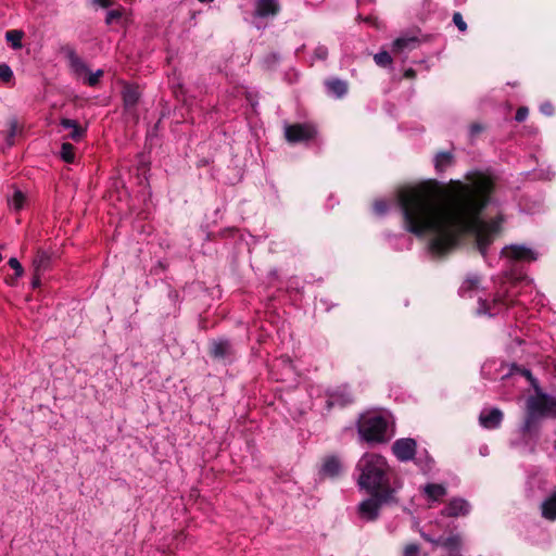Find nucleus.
<instances>
[{
	"label": "nucleus",
	"instance_id": "1",
	"mask_svg": "<svg viewBox=\"0 0 556 556\" xmlns=\"http://www.w3.org/2000/svg\"><path fill=\"white\" fill-rule=\"evenodd\" d=\"M493 190V179L477 174L467 184L451 180L444 189L428 185L402 188L396 194V205L408 232L430 237L428 251L432 256H443L458 244L460 232H470L489 263L490 245L503 222L501 216L485 220L482 215L491 203Z\"/></svg>",
	"mask_w": 556,
	"mask_h": 556
},
{
	"label": "nucleus",
	"instance_id": "2",
	"mask_svg": "<svg viewBox=\"0 0 556 556\" xmlns=\"http://www.w3.org/2000/svg\"><path fill=\"white\" fill-rule=\"evenodd\" d=\"M532 281L527 277L504 282L491 300L478 296V315L494 317L507 312L515 305H526L528 291H532Z\"/></svg>",
	"mask_w": 556,
	"mask_h": 556
},
{
	"label": "nucleus",
	"instance_id": "3",
	"mask_svg": "<svg viewBox=\"0 0 556 556\" xmlns=\"http://www.w3.org/2000/svg\"><path fill=\"white\" fill-rule=\"evenodd\" d=\"M357 484L368 493H380L391 489L387 459L376 453H365L356 464Z\"/></svg>",
	"mask_w": 556,
	"mask_h": 556
},
{
	"label": "nucleus",
	"instance_id": "4",
	"mask_svg": "<svg viewBox=\"0 0 556 556\" xmlns=\"http://www.w3.org/2000/svg\"><path fill=\"white\" fill-rule=\"evenodd\" d=\"M390 417L380 412H367L359 417L357 431L359 438L369 443L378 444L388 442L393 432Z\"/></svg>",
	"mask_w": 556,
	"mask_h": 556
},
{
	"label": "nucleus",
	"instance_id": "5",
	"mask_svg": "<svg viewBox=\"0 0 556 556\" xmlns=\"http://www.w3.org/2000/svg\"><path fill=\"white\" fill-rule=\"evenodd\" d=\"M541 424L526 415L523 422L510 439V447L523 455L534 454L540 440Z\"/></svg>",
	"mask_w": 556,
	"mask_h": 556
},
{
	"label": "nucleus",
	"instance_id": "6",
	"mask_svg": "<svg viewBox=\"0 0 556 556\" xmlns=\"http://www.w3.org/2000/svg\"><path fill=\"white\" fill-rule=\"evenodd\" d=\"M481 375L492 380H504L509 377L520 376L525 377L530 383L535 382V378L530 369L515 363L505 364L497 361H488L481 367Z\"/></svg>",
	"mask_w": 556,
	"mask_h": 556
},
{
	"label": "nucleus",
	"instance_id": "7",
	"mask_svg": "<svg viewBox=\"0 0 556 556\" xmlns=\"http://www.w3.org/2000/svg\"><path fill=\"white\" fill-rule=\"evenodd\" d=\"M283 134L286 140L291 144L303 143L306 146L321 143L317 126L312 122L285 124Z\"/></svg>",
	"mask_w": 556,
	"mask_h": 556
},
{
	"label": "nucleus",
	"instance_id": "8",
	"mask_svg": "<svg viewBox=\"0 0 556 556\" xmlns=\"http://www.w3.org/2000/svg\"><path fill=\"white\" fill-rule=\"evenodd\" d=\"M393 489H386L380 493H369L371 496L362 501L357 506V514L365 521H375L380 514L382 505L394 500Z\"/></svg>",
	"mask_w": 556,
	"mask_h": 556
},
{
	"label": "nucleus",
	"instance_id": "9",
	"mask_svg": "<svg viewBox=\"0 0 556 556\" xmlns=\"http://www.w3.org/2000/svg\"><path fill=\"white\" fill-rule=\"evenodd\" d=\"M526 415L539 424H542L546 416L556 417V397L545 393L530 396L527 401Z\"/></svg>",
	"mask_w": 556,
	"mask_h": 556
},
{
	"label": "nucleus",
	"instance_id": "10",
	"mask_svg": "<svg viewBox=\"0 0 556 556\" xmlns=\"http://www.w3.org/2000/svg\"><path fill=\"white\" fill-rule=\"evenodd\" d=\"M538 257L539 253L526 244H510L501 250V258L510 267L517 263L534 262Z\"/></svg>",
	"mask_w": 556,
	"mask_h": 556
},
{
	"label": "nucleus",
	"instance_id": "11",
	"mask_svg": "<svg viewBox=\"0 0 556 556\" xmlns=\"http://www.w3.org/2000/svg\"><path fill=\"white\" fill-rule=\"evenodd\" d=\"M210 353L214 359L222 361L224 364H230L237 357L233 344L226 338L213 340L210 344Z\"/></svg>",
	"mask_w": 556,
	"mask_h": 556
},
{
	"label": "nucleus",
	"instance_id": "12",
	"mask_svg": "<svg viewBox=\"0 0 556 556\" xmlns=\"http://www.w3.org/2000/svg\"><path fill=\"white\" fill-rule=\"evenodd\" d=\"M326 407L328 409L333 407L343 408L353 403L354 397L349 386L343 384L333 389L327 390Z\"/></svg>",
	"mask_w": 556,
	"mask_h": 556
},
{
	"label": "nucleus",
	"instance_id": "13",
	"mask_svg": "<svg viewBox=\"0 0 556 556\" xmlns=\"http://www.w3.org/2000/svg\"><path fill=\"white\" fill-rule=\"evenodd\" d=\"M392 453L401 463H407L417 454V442L412 438H401L392 444Z\"/></svg>",
	"mask_w": 556,
	"mask_h": 556
},
{
	"label": "nucleus",
	"instance_id": "14",
	"mask_svg": "<svg viewBox=\"0 0 556 556\" xmlns=\"http://www.w3.org/2000/svg\"><path fill=\"white\" fill-rule=\"evenodd\" d=\"M471 504L464 497H452L441 510V516L459 518L466 517L471 513Z\"/></svg>",
	"mask_w": 556,
	"mask_h": 556
},
{
	"label": "nucleus",
	"instance_id": "15",
	"mask_svg": "<svg viewBox=\"0 0 556 556\" xmlns=\"http://www.w3.org/2000/svg\"><path fill=\"white\" fill-rule=\"evenodd\" d=\"M503 412L497 407L483 408L479 415V422L482 428L497 429L503 421Z\"/></svg>",
	"mask_w": 556,
	"mask_h": 556
},
{
	"label": "nucleus",
	"instance_id": "16",
	"mask_svg": "<svg viewBox=\"0 0 556 556\" xmlns=\"http://www.w3.org/2000/svg\"><path fill=\"white\" fill-rule=\"evenodd\" d=\"M68 67L73 75L80 77L89 72L87 63L77 54L75 49L66 47L63 49Z\"/></svg>",
	"mask_w": 556,
	"mask_h": 556
},
{
	"label": "nucleus",
	"instance_id": "17",
	"mask_svg": "<svg viewBox=\"0 0 556 556\" xmlns=\"http://www.w3.org/2000/svg\"><path fill=\"white\" fill-rule=\"evenodd\" d=\"M280 11L278 0H256L254 5V18L274 17Z\"/></svg>",
	"mask_w": 556,
	"mask_h": 556
},
{
	"label": "nucleus",
	"instance_id": "18",
	"mask_svg": "<svg viewBox=\"0 0 556 556\" xmlns=\"http://www.w3.org/2000/svg\"><path fill=\"white\" fill-rule=\"evenodd\" d=\"M420 493L431 505L439 503L447 494V489L442 483H427L420 488Z\"/></svg>",
	"mask_w": 556,
	"mask_h": 556
},
{
	"label": "nucleus",
	"instance_id": "19",
	"mask_svg": "<svg viewBox=\"0 0 556 556\" xmlns=\"http://www.w3.org/2000/svg\"><path fill=\"white\" fill-rule=\"evenodd\" d=\"M326 93L333 99H342L348 94L349 85L346 80L331 77L325 80Z\"/></svg>",
	"mask_w": 556,
	"mask_h": 556
},
{
	"label": "nucleus",
	"instance_id": "20",
	"mask_svg": "<svg viewBox=\"0 0 556 556\" xmlns=\"http://www.w3.org/2000/svg\"><path fill=\"white\" fill-rule=\"evenodd\" d=\"M123 104L127 112H131L136 109L140 98L141 92L139 87L131 84H126L122 90Z\"/></svg>",
	"mask_w": 556,
	"mask_h": 556
},
{
	"label": "nucleus",
	"instance_id": "21",
	"mask_svg": "<svg viewBox=\"0 0 556 556\" xmlns=\"http://www.w3.org/2000/svg\"><path fill=\"white\" fill-rule=\"evenodd\" d=\"M421 536L426 541H428L434 545L442 546V547L448 549L451 553H458L459 545H460L459 535H451L447 538L439 536L438 539H433L430 535L422 532Z\"/></svg>",
	"mask_w": 556,
	"mask_h": 556
},
{
	"label": "nucleus",
	"instance_id": "22",
	"mask_svg": "<svg viewBox=\"0 0 556 556\" xmlns=\"http://www.w3.org/2000/svg\"><path fill=\"white\" fill-rule=\"evenodd\" d=\"M480 277L477 274H470L458 289L462 298H472L479 293Z\"/></svg>",
	"mask_w": 556,
	"mask_h": 556
},
{
	"label": "nucleus",
	"instance_id": "23",
	"mask_svg": "<svg viewBox=\"0 0 556 556\" xmlns=\"http://www.w3.org/2000/svg\"><path fill=\"white\" fill-rule=\"evenodd\" d=\"M419 40L416 36H401L393 41L392 50L396 53H403L416 49Z\"/></svg>",
	"mask_w": 556,
	"mask_h": 556
},
{
	"label": "nucleus",
	"instance_id": "24",
	"mask_svg": "<svg viewBox=\"0 0 556 556\" xmlns=\"http://www.w3.org/2000/svg\"><path fill=\"white\" fill-rule=\"evenodd\" d=\"M384 237L389 242V245L395 251L409 250L413 245V239L403 233H386Z\"/></svg>",
	"mask_w": 556,
	"mask_h": 556
},
{
	"label": "nucleus",
	"instance_id": "25",
	"mask_svg": "<svg viewBox=\"0 0 556 556\" xmlns=\"http://www.w3.org/2000/svg\"><path fill=\"white\" fill-rule=\"evenodd\" d=\"M60 125L63 129H70L68 138L74 141H80L85 135L87 129L83 128L77 121L71 118H62L60 121Z\"/></svg>",
	"mask_w": 556,
	"mask_h": 556
},
{
	"label": "nucleus",
	"instance_id": "26",
	"mask_svg": "<svg viewBox=\"0 0 556 556\" xmlns=\"http://www.w3.org/2000/svg\"><path fill=\"white\" fill-rule=\"evenodd\" d=\"M413 460L424 475H429L434 469V460L426 450L417 452Z\"/></svg>",
	"mask_w": 556,
	"mask_h": 556
},
{
	"label": "nucleus",
	"instance_id": "27",
	"mask_svg": "<svg viewBox=\"0 0 556 556\" xmlns=\"http://www.w3.org/2000/svg\"><path fill=\"white\" fill-rule=\"evenodd\" d=\"M342 465L340 459L337 456H328L324 460L320 472L325 476L334 478L340 475Z\"/></svg>",
	"mask_w": 556,
	"mask_h": 556
},
{
	"label": "nucleus",
	"instance_id": "28",
	"mask_svg": "<svg viewBox=\"0 0 556 556\" xmlns=\"http://www.w3.org/2000/svg\"><path fill=\"white\" fill-rule=\"evenodd\" d=\"M454 163V155L450 151H442L435 154L433 164L437 173H443Z\"/></svg>",
	"mask_w": 556,
	"mask_h": 556
},
{
	"label": "nucleus",
	"instance_id": "29",
	"mask_svg": "<svg viewBox=\"0 0 556 556\" xmlns=\"http://www.w3.org/2000/svg\"><path fill=\"white\" fill-rule=\"evenodd\" d=\"M51 265V256L45 250H38L34 260L33 267L35 273L43 274L46 270L50 268Z\"/></svg>",
	"mask_w": 556,
	"mask_h": 556
},
{
	"label": "nucleus",
	"instance_id": "30",
	"mask_svg": "<svg viewBox=\"0 0 556 556\" xmlns=\"http://www.w3.org/2000/svg\"><path fill=\"white\" fill-rule=\"evenodd\" d=\"M7 200L10 210L20 212L24 208L27 198L23 191L14 187L12 194L8 195Z\"/></svg>",
	"mask_w": 556,
	"mask_h": 556
},
{
	"label": "nucleus",
	"instance_id": "31",
	"mask_svg": "<svg viewBox=\"0 0 556 556\" xmlns=\"http://www.w3.org/2000/svg\"><path fill=\"white\" fill-rule=\"evenodd\" d=\"M542 516L548 520H556V491L542 503Z\"/></svg>",
	"mask_w": 556,
	"mask_h": 556
},
{
	"label": "nucleus",
	"instance_id": "32",
	"mask_svg": "<svg viewBox=\"0 0 556 556\" xmlns=\"http://www.w3.org/2000/svg\"><path fill=\"white\" fill-rule=\"evenodd\" d=\"M375 63L380 67H390L392 65V56L386 50L379 51L374 55Z\"/></svg>",
	"mask_w": 556,
	"mask_h": 556
},
{
	"label": "nucleus",
	"instance_id": "33",
	"mask_svg": "<svg viewBox=\"0 0 556 556\" xmlns=\"http://www.w3.org/2000/svg\"><path fill=\"white\" fill-rule=\"evenodd\" d=\"M60 155L64 162L70 163V164L74 163L75 162V152H74L73 144H71L68 142L62 143Z\"/></svg>",
	"mask_w": 556,
	"mask_h": 556
},
{
	"label": "nucleus",
	"instance_id": "34",
	"mask_svg": "<svg viewBox=\"0 0 556 556\" xmlns=\"http://www.w3.org/2000/svg\"><path fill=\"white\" fill-rule=\"evenodd\" d=\"M23 33L20 30H9L5 33V39L11 42L12 48L20 49L22 47Z\"/></svg>",
	"mask_w": 556,
	"mask_h": 556
},
{
	"label": "nucleus",
	"instance_id": "35",
	"mask_svg": "<svg viewBox=\"0 0 556 556\" xmlns=\"http://www.w3.org/2000/svg\"><path fill=\"white\" fill-rule=\"evenodd\" d=\"M280 54L277 52H270L263 59V65L267 70H275L280 63Z\"/></svg>",
	"mask_w": 556,
	"mask_h": 556
},
{
	"label": "nucleus",
	"instance_id": "36",
	"mask_svg": "<svg viewBox=\"0 0 556 556\" xmlns=\"http://www.w3.org/2000/svg\"><path fill=\"white\" fill-rule=\"evenodd\" d=\"M88 75L84 78V84L94 87L99 84L100 77L103 76L104 72L103 70H97L96 72H88Z\"/></svg>",
	"mask_w": 556,
	"mask_h": 556
},
{
	"label": "nucleus",
	"instance_id": "37",
	"mask_svg": "<svg viewBox=\"0 0 556 556\" xmlns=\"http://www.w3.org/2000/svg\"><path fill=\"white\" fill-rule=\"evenodd\" d=\"M13 78V71L11 67L2 63L0 64V80L3 83H9Z\"/></svg>",
	"mask_w": 556,
	"mask_h": 556
},
{
	"label": "nucleus",
	"instance_id": "38",
	"mask_svg": "<svg viewBox=\"0 0 556 556\" xmlns=\"http://www.w3.org/2000/svg\"><path fill=\"white\" fill-rule=\"evenodd\" d=\"M328 58V48L324 45H318L313 53V59L318 61H325Z\"/></svg>",
	"mask_w": 556,
	"mask_h": 556
},
{
	"label": "nucleus",
	"instance_id": "39",
	"mask_svg": "<svg viewBox=\"0 0 556 556\" xmlns=\"http://www.w3.org/2000/svg\"><path fill=\"white\" fill-rule=\"evenodd\" d=\"M8 264L14 270L16 278H20V277L23 276L24 268H23L22 264L20 263V261L16 257H11L8 261Z\"/></svg>",
	"mask_w": 556,
	"mask_h": 556
},
{
	"label": "nucleus",
	"instance_id": "40",
	"mask_svg": "<svg viewBox=\"0 0 556 556\" xmlns=\"http://www.w3.org/2000/svg\"><path fill=\"white\" fill-rule=\"evenodd\" d=\"M452 20L459 31L465 33L467 30V23L464 21L460 12H454Z\"/></svg>",
	"mask_w": 556,
	"mask_h": 556
},
{
	"label": "nucleus",
	"instance_id": "41",
	"mask_svg": "<svg viewBox=\"0 0 556 556\" xmlns=\"http://www.w3.org/2000/svg\"><path fill=\"white\" fill-rule=\"evenodd\" d=\"M389 208L388 203L384 200H377L374 203V211L377 215L382 216Z\"/></svg>",
	"mask_w": 556,
	"mask_h": 556
},
{
	"label": "nucleus",
	"instance_id": "42",
	"mask_svg": "<svg viewBox=\"0 0 556 556\" xmlns=\"http://www.w3.org/2000/svg\"><path fill=\"white\" fill-rule=\"evenodd\" d=\"M122 12L119 10H110L106 12L105 23L108 25L113 24L115 21L121 20Z\"/></svg>",
	"mask_w": 556,
	"mask_h": 556
},
{
	"label": "nucleus",
	"instance_id": "43",
	"mask_svg": "<svg viewBox=\"0 0 556 556\" xmlns=\"http://www.w3.org/2000/svg\"><path fill=\"white\" fill-rule=\"evenodd\" d=\"M239 94H244L253 109L257 105V101L254 99V96L244 88H236V96Z\"/></svg>",
	"mask_w": 556,
	"mask_h": 556
},
{
	"label": "nucleus",
	"instance_id": "44",
	"mask_svg": "<svg viewBox=\"0 0 556 556\" xmlns=\"http://www.w3.org/2000/svg\"><path fill=\"white\" fill-rule=\"evenodd\" d=\"M529 110L527 106H520L516 114H515V121L518 123L525 122L528 117Z\"/></svg>",
	"mask_w": 556,
	"mask_h": 556
},
{
	"label": "nucleus",
	"instance_id": "45",
	"mask_svg": "<svg viewBox=\"0 0 556 556\" xmlns=\"http://www.w3.org/2000/svg\"><path fill=\"white\" fill-rule=\"evenodd\" d=\"M419 546L417 544H408L404 548L403 556H419Z\"/></svg>",
	"mask_w": 556,
	"mask_h": 556
},
{
	"label": "nucleus",
	"instance_id": "46",
	"mask_svg": "<svg viewBox=\"0 0 556 556\" xmlns=\"http://www.w3.org/2000/svg\"><path fill=\"white\" fill-rule=\"evenodd\" d=\"M554 175L555 174L549 168H547L546 170L540 169L533 174L534 178L545 179V180L552 179V177H554Z\"/></svg>",
	"mask_w": 556,
	"mask_h": 556
},
{
	"label": "nucleus",
	"instance_id": "47",
	"mask_svg": "<svg viewBox=\"0 0 556 556\" xmlns=\"http://www.w3.org/2000/svg\"><path fill=\"white\" fill-rule=\"evenodd\" d=\"M540 112L543 115L552 116L554 114V106L549 101H545L540 105Z\"/></svg>",
	"mask_w": 556,
	"mask_h": 556
},
{
	"label": "nucleus",
	"instance_id": "48",
	"mask_svg": "<svg viewBox=\"0 0 556 556\" xmlns=\"http://www.w3.org/2000/svg\"><path fill=\"white\" fill-rule=\"evenodd\" d=\"M483 130V126L478 124V123H475V124H471L470 127H469V137L471 139L476 138L477 135H479L481 131Z\"/></svg>",
	"mask_w": 556,
	"mask_h": 556
},
{
	"label": "nucleus",
	"instance_id": "49",
	"mask_svg": "<svg viewBox=\"0 0 556 556\" xmlns=\"http://www.w3.org/2000/svg\"><path fill=\"white\" fill-rule=\"evenodd\" d=\"M167 298L172 304L176 305L179 300V293L177 290L173 289L172 287H168Z\"/></svg>",
	"mask_w": 556,
	"mask_h": 556
},
{
	"label": "nucleus",
	"instance_id": "50",
	"mask_svg": "<svg viewBox=\"0 0 556 556\" xmlns=\"http://www.w3.org/2000/svg\"><path fill=\"white\" fill-rule=\"evenodd\" d=\"M40 285H41V273L34 271V277L31 279V287L34 289H36V288L40 287Z\"/></svg>",
	"mask_w": 556,
	"mask_h": 556
},
{
	"label": "nucleus",
	"instance_id": "51",
	"mask_svg": "<svg viewBox=\"0 0 556 556\" xmlns=\"http://www.w3.org/2000/svg\"><path fill=\"white\" fill-rule=\"evenodd\" d=\"M91 3L93 5H98V7H101V8H109L111 5V1L110 0H91Z\"/></svg>",
	"mask_w": 556,
	"mask_h": 556
},
{
	"label": "nucleus",
	"instance_id": "52",
	"mask_svg": "<svg viewBox=\"0 0 556 556\" xmlns=\"http://www.w3.org/2000/svg\"><path fill=\"white\" fill-rule=\"evenodd\" d=\"M404 76L407 78H414L415 77V71L413 68H408L405 71Z\"/></svg>",
	"mask_w": 556,
	"mask_h": 556
},
{
	"label": "nucleus",
	"instance_id": "53",
	"mask_svg": "<svg viewBox=\"0 0 556 556\" xmlns=\"http://www.w3.org/2000/svg\"><path fill=\"white\" fill-rule=\"evenodd\" d=\"M479 452L482 456H486L489 454V447L486 445H483L480 447Z\"/></svg>",
	"mask_w": 556,
	"mask_h": 556
},
{
	"label": "nucleus",
	"instance_id": "54",
	"mask_svg": "<svg viewBox=\"0 0 556 556\" xmlns=\"http://www.w3.org/2000/svg\"><path fill=\"white\" fill-rule=\"evenodd\" d=\"M268 277L269 278H277L278 277V270L275 268V269H271L269 273H268Z\"/></svg>",
	"mask_w": 556,
	"mask_h": 556
},
{
	"label": "nucleus",
	"instance_id": "55",
	"mask_svg": "<svg viewBox=\"0 0 556 556\" xmlns=\"http://www.w3.org/2000/svg\"><path fill=\"white\" fill-rule=\"evenodd\" d=\"M320 302L326 306V311H330V306H328L327 300H320Z\"/></svg>",
	"mask_w": 556,
	"mask_h": 556
},
{
	"label": "nucleus",
	"instance_id": "56",
	"mask_svg": "<svg viewBox=\"0 0 556 556\" xmlns=\"http://www.w3.org/2000/svg\"><path fill=\"white\" fill-rule=\"evenodd\" d=\"M255 26L261 29V28H265V25H261L258 22H255Z\"/></svg>",
	"mask_w": 556,
	"mask_h": 556
},
{
	"label": "nucleus",
	"instance_id": "57",
	"mask_svg": "<svg viewBox=\"0 0 556 556\" xmlns=\"http://www.w3.org/2000/svg\"><path fill=\"white\" fill-rule=\"evenodd\" d=\"M198 1L201 3H210V2H213L214 0H198Z\"/></svg>",
	"mask_w": 556,
	"mask_h": 556
},
{
	"label": "nucleus",
	"instance_id": "58",
	"mask_svg": "<svg viewBox=\"0 0 556 556\" xmlns=\"http://www.w3.org/2000/svg\"><path fill=\"white\" fill-rule=\"evenodd\" d=\"M228 106H229V108H232V109L235 110V104H232V103H228Z\"/></svg>",
	"mask_w": 556,
	"mask_h": 556
},
{
	"label": "nucleus",
	"instance_id": "59",
	"mask_svg": "<svg viewBox=\"0 0 556 556\" xmlns=\"http://www.w3.org/2000/svg\"><path fill=\"white\" fill-rule=\"evenodd\" d=\"M453 556H460V555H453Z\"/></svg>",
	"mask_w": 556,
	"mask_h": 556
}]
</instances>
